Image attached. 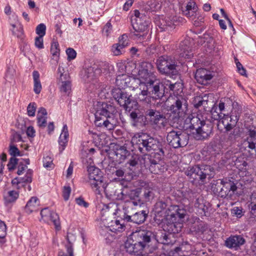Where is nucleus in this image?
I'll use <instances>...</instances> for the list:
<instances>
[{
	"label": "nucleus",
	"instance_id": "nucleus-52",
	"mask_svg": "<svg viewBox=\"0 0 256 256\" xmlns=\"http://www.w3.org/2000/svg\"><path fill=\"white\" fill-rule=\"evenodd\" d=\"M141 67L142 70H144L148 72H152L154 68L153 65L150 62H142Z\"/></svg>",
	"mask_w": 256,
	"mask_h": 256
},
{
	"label": "nucleus",
	"instance_id": "nucleus-18",
	"mask_svg": "<svg viewBox=\"0 0 256 256\" xmlns=\"http://www.w3.org/2000/svg\"><path fill=\"white\" fill-rule=\"evenodd\" d=\"M148 212L144 210L136 212L132 215H128L124 213V220L128 222H132L139 224L144 222L148 217Z\"/></svg>",
	"mask_w": 256,
	"mask_h": 256
},
{
	"label": "nucleus",
	"instance_id": "nucleus-7",
	"mask_svg": "<svg viewBox=\"0 0 256 256\" xmlns=\"http://www.w3.org/2000/svg\"><path fill=\"white\" fill-rule=\"evenodd\" d=\"M156 66L159 72L170 76H175L178 74L177 70V62L170 56H162L156 60Z\"/></svg>",
	"mask_w": 256,
	"mask_h": 256
},
{
	"label": "nucleus",
	"instance_id": "nucleus-64",
	"mask_svg": "<svg viewBox=\"0 0 256 256\" xmlns=\"http://www.w3.org/2000/svg\"><path fill=\"white\" fill-rule=\"evenodd\" d=\"M112 26L110 22H107L106 24L104 26L102 30V32L106 36H108L110 32V31L112 30Z\"/></svg>",
	"mask_w": 256,
	"mask_h": 256
},
{
	"label": "nucleus",
	"instance_id": "nucleus-39",
	"mask_svg": "<svg viewBox=\"0 0 256 256\" xmlns=\"http://www.w3.org/2000/svg\"><path fill=\"white\" fill-rule=\"evenodd\" d=\"M130 116L134 123L138 124L139 122L141 125L146 124V118L143 114H138L136 111H133L130 113Z\"/></svg>",
	"mask_w": 256,
	"mask_h": 256
},
{
	"label": "nucleus",
	"instance_id": "nucleus-26",
	"mask_svg": "<svg viewBox=\"0 0 256 256\" xmlns=\"http://www.w3.org/2000/svg\"><path fill=\"white\" fill-rule=\"evenodd\" d=\"M102 64H94L92 66L86 68L85 72L87 77L92 80L100 76L102 73Z\"/></svg>",
	"mask_w": 256,
	"mask_h": 256
},
{
	"label": "nucleus",
	"instance_id": "nucleus-45",
	"mask_svg": "<svg viewBox=\"0 0 256 256\" xmlns=\"http://www.w3.org/2000/svg\"><path fill=\"white\" fill-rule=\"evenodd\" d=\"M154 194L152 188L145 187L144 188V197L145 198L146 201H149L152 199L154 197Z\"/></svg>",
	"mask_w": 256,
	"mask_h": 256
},
{
	"label": "nucleus",
	"instance_id": "nucleus-51",
	"mask_svg": "<svg viewBox=\"0 0 256 256\" xmlns=\"http://www.w3.org/2000/svg\"><path fill=\"white\" fill-rule=\"evenodd\" d=\"M182 254L181 248L178 246L168 252V256H181Z\"/></svg>",
	"mask_w": 256,
	"mask_h": 256
},
{
	"label": "nucleus",
	"instance_id": "nucleus-6",
	"mask_svg": "<svg viewBox=\"0 0 256 256\" xmlns=\"http://www.w3.org/2000/svg\"><path fill=\"white\" fill-rule=\"evenodd\" d=\"M113 98L118 104L126 110L130 112L132 109L136 110L138 107L136 100L126 92L120 88H114L112 91Z\"/></svg>",
	"mask_w": 256,
	"mask_h": 256
},
{
	"label": "nucleus",
	"instance_id": "nucleus-14",
	"mask_svg": "<svg viewBox=\"0 0 256 256\" xmlns=\"http://www.w3.org/2000/svg\"><path fill=\"white\" fill-rule=\"evenodd\" d=\"M144 86L148 88L149 94L153 98L160 99L164 96V90L162 88L163 86L156 77Z\"/></svg>",
	"mask_w": 256,
	"mask_h": 256
},
{
	"label": "nucleus",
	"instance_id": "nucleus-5",
	"mask_svg": "<svg viewBox=\"0 0 256 256\" xmlns=\"http://www.w3.org/2000/svg\"><path fill=\"white\" fill-rule=\"evenodd\" d=\"M164 156L156 154H145L141 158L140 164L141 168L148 170L150 172L154 174H160L166 170L162 158Z\"/></svg>",
	"mask_w": 256,
	"mask_h": 256
},
{
	"label": "nucleus",
	"instance_id": "nucleus-3",
	"mask_svg": "<svg viewBox=\"0 0 256 256\" xmlns=\"http://www.w3.org/2000/svg\"><path fill=\"white\" fill-rule=\"evenodd\" d=\"M118 112L111 104L102 102L97 108L95 114V124L98 126H104L108 130H113L118 126V121L116 117Z\"/></svg>",
	"mask_w": 256,
	"mask_h": 256
},
{
	"label": "nucleus",
	"instance_id": "nucleus-40",
	"mask_svg": "<svg viewBox=\"0 0 256 256\" xmlns=\"http://www.w3.org/2000/svg\"><path fill=\"white\" fill-rule=\"evenodd\" d=\"M19 194L16 190H10L4 196V202L8 204L14 202L18 198Z\"/></svg>",
	"mask_w": 256,
	"mask_h": 256
},
{
	"label": "nucleus",
	"instance_id": "nucleus-56",
	"mask_svg": "<svg viewBox=\"0 0 256 256\" xmlns=\"http://www.w3.org/2000/svg\"><path fill=\"white\" fill-rule=\"evenodd\" d=\"M204 98H208V97L206 96H204L203 98H200V96L195 98L194 100V107L198 108L200 106H202Z\"/></svg>",
	"mask_w": 256,
	"mask_h": 256
},
{
	"label": "nucleus",
	"instance_id": "nucleus-62",
	"mask_svg": "<svg viewBox=\"0 0 256 256\" xmlns=\"http://www.w3.org/2000/svg\"><path fill=\"white\" fill-rule=\"evenodd\" d=\"M43 164L45 168H51L52 165V160L50 157L46 156L44 158Z\"/></svg>",
	"mask_w": 256,
	"mask_h": 256
},
{
	"label": "nucleus",
	"instance_id": "nucleus-48",
	"mask_svg": "<svg viewBox=\"0 0 256 256\" xmlns=\"http://www.w3.org/2000/svg\"><path fill=\"white\" fill-rule=\"evenodd\" d=\"M36 108V104L34 102L30 103L27 107V113L30 116H34Z\"/></svg>",
	"mask_w": 256,
	"mask_h": 256
},
{
	"label": "nucleus",
	"instance_id": "nucleus-53",
	"mask_svg": "<svg viewBox=\"0 0 256 256\" xmlns=\"http://www.w3.org/2000/svg\"><path fill=\"white\" fill-rule=\"evenodd\" d=\"M32 170L30 169L28 170L24 177L21 179L22 182H32Z\"/></svg>",
	"mask_w": 256,
	"mask_h": 256
},
{
	"label": "nucleus",
	"instance_id": "nucleus-28",
	"mask_svg": "<svg viewBox=\"0 0 256 256\" xmlns=\"http://www.w3.org/2000/svg\"><path fill=\"white\" fill-rule=\"evenodd\" d=\"M138 155H132L126 164V166L129 170L128 172V174H132L136 172L138 168L139 163L141 158Z\"/></svg>",
	"mask_w": 256,
	"mask_h": 256
},
{
	"label": "nucleus",
	"instance_id": "nucleus-50",
	"mask_svg": "<svg viewBox=\"0 0 256 256\" xmlns=\"http://www.w3.org/2000/svg\"><path fill=\"white\" fill-rule=\"evenodd\" d=\"M36 30L38 36H44L46 34V26L44 24H40L36 26Z\"/></svg>",
	"mask_w": 256,
	"mask_h": 256
},
{
	"label": "nucleus",
	"instance_id": "nucleus-23",
	"mask_svg": "<svg viewBox=\"0 0 256 256\" xmlns=\"http://www.w3.org/2000/svg\"><path fill=\"white\" fill-rule=\"evenodd\" d=\"M244 238L241 236H231L226 240V246L230 248H234L236 250L245 242Z\"/></svg>",
	"mask_w": 256,
	"mask_h": 256
},
{
	"label": "nucleus",
	"instance_id": "nucleus-17",
	"mask_svg": "<svg viewBox=\"0 0 256 256\" xmlns=\"http://www.w3.org/2000/svg\"><path fill=\"white\" fill-rule=\"evenodd\" d=\"M111 154L116 160L121 163L130 155V152L127 150L126 147L116 144L111 152Z\"/></svg>",
	"mask_w": 256,
	"mask_h": 256
},
{
	"label": "nucleus",
	"instance_id": "nucleus-59",
	"mask_svg": "<svg viewBox=\"0 0 256 256\" xmlns=\"http://www.w3.org/2000/svg\"><path fill=\"white\" fill-rule=\"evenodd\" d=\"M71 192V188L69 186H64L62 190V196L65 200H68L69 198Z\"/></svg>",
	"mask_w": 256,
	"mask_h": 256
},
{
	"label": "nucleus",
	"instance_id": "nucleus-2",
	"mask_svg": "<svg viewBox=\"0 0 256 256\" xmlns=\"http://www.w3.org/2000/svg\"><path fill=\"white\" fill-rule=\"evenodd\" d=\"M206 118L200 113L192 114L188 116L184 120L186 128L195 130L194 138L197 140L208 138L212 134L213 126L210 122H206Z\"/></svg>",
	"mask_w": 256,
	"mask_h": 256
},
{
	"label": "nucleus",
	"instance_id": "nucleus-22",
	"mask_svg": "<svg viewBox=\"0 0 256 256\" xmlns=\"http://www.w3.org/2000/svg\"><path fill=\"white\" fill-rule=\"evenodd\" d=\"M194 78L197 82L201 84H206L208 81L211 80L212 76L210 72L205 68L198 69L196 72Z\"/></svg>",
	"mask_w": 256,
	"mask_h": 256
},
{
	"label": "nucleus",
	"instance_id": "nucleus-20",
	"mask_svg": "<svg viewBox=\"0 0 256 256\" xmlns=\"http://www.w3.org/2000/svg\"><path fill=\"white\" fill-rule=\"evenodd\" d=\"M238 120L239 116L236 113L232 112L230 116L224 114L222 118V123L226 131L228 132L232 130L236 126Z\"/></svg>",
	"mask_w": 256,
	"mask_h": 256
},
{
	"label": "nucleus",
	"instance_id": "nucleus-41",
	"mask_svg": "<svg viewBox=\"0 0 256 256\" xmlns=\"http://www.w3.org/2000/svg\"><path fill=\"white\" fill-rule=\"evenodd\" d=\"M240 136V130L239 129L235 128L232 132L229 134L227 138V142L231 145L236 141L237 139Z\"/></svg>",
	"mask_w": 256,
	"mask_h": 256
},
{
	"label": "nucleus",
	"instance_id": "nucleus-31",
	"mask_svg": "<svg viewBox=\"0 0 256 256\" xmlns=\"http://www.w3.org/2000/svg\"><path fill=\"white\" fill-rule=\"evenodd\" d=\"M183 14L188 18H192L195 14L197 7L196 6L195 2L192 0H190L186 6L184 5L182 7Z\"/></svg>",
	"mask_w": 256,
	"mask_h": 256
},
{
	"label": "nucleus",
	"instance_id": "nucleus-60",
	"mask_svg": "<svg viewBox=\"0 0 256 256\" xmlns=\"http://www.w3.org/2000/svg\"><path fill=\"white\" fill-rule=\"evenodd\" d=\"M6 160V154L4 153H2L0 156V177L2 176V172L4 168V164H3L4 162Z\"/></svg>",
	"mask_w": 256,
	"mask_h": 256
},
{
	"label": "nucleus",
	"instance_id": "nucleus-36",
	"mask_svg": "<svg viewBox=\"0 0 256 256\" xmlns=\"http://www.w3.org/2000/svg\"><path fill=\"white\" fill-rule=\"evenodd\" d=\"M39 206V201L36 197H32L28 201L25 206V210L26 212L30 214L31 212L38 210Z\"/></svg>",
	"mask_w": 256,
	"mask_h": 256
},
{
	"label": "nucleus",
	"instance_id": "nucleus-11",
	"mask_svg": "<svg viewBox=\"0 0 256 256\" xmlns=\"http://www.w3.org/2000/svg\"><path fill=\"white\" fill-rule=\"evenodd\" d=\"M188 104L184 97L176 98L174 102L170 106V110L179 118L184 119L188 114Z\"/></svg>",
	"mask_w": 256,
	"mask_h": 256
},
{
	"label": "nucleus",
	"instance_id": "nucleus-54",
	"mask_svg": "<svg viewBox=\"0 0 256 256\" xmlns=\"http://www.w3.org/2000/svg\"><path fill=\"white\" fill-rule=\"evenodd\" d=\"M6 226L4 222L0 220V238H4L6 235Z\"/></svg>",
	"mask_w": 256,
	"mask_h": 256
},
{
	"label": "nucleus",
	"instance_id": "nucleus-58",
	"mask_svg": "<svg viewBox=\"0 0 256 256\" xmlns=\"http://www.w3.org/2000/svg\"><path fill=\"white\" fill-rule=\"evenodd\" d=\"M12 26L14 28L12 30V33L14 35L16 36L18 38H22L23 36V30L21 27H20L18 28L15 30V25L12 24Z\"/></svg>",
	"mask_w": 256,
	"mask_h": 256
},
{
	"label": "nucleus",
	"instance_id": "nucleus-13",
	"mask_svg": "<svg viewBox=\"0 0 256 256\" xmlns=\"http://www.w3.org/2000/svg\"><path fill=\"white\" fill-rule=\"evenodd\" d=\"M146 115L150 118V122L155 128H162L166 126L167 120L166 116L159 111L148 110Z\"/></svg>",
	"mask_w": 256,
	"mask_h": 256
},
{
	"label": "nucleus",
	"instance_id": "nucleus-8",
	"mask_svg": "<svg viewBox=\"0 0 256 256\" xmlns=\"http://www.w3.org/2000/svg\"><path fill=\"white\" fill-rule=\"evenodd\" d=\"M114 195L118 200H122L128 204L134 206H141L142 202L140 198V191L138 189L127 190H116Z\"/></svg>",
	"mask_w": 256,
	"mask_h": 256
},
{
	"label": "nucleus",
	"instance_id": "nucleus-38",
	"mask_svg": "<svg viewBox=\"0 0 256 256\" xmlns=\"http://www.w3.org/2000/svg\"><path fill=\"white\" fill-rule=\"evenodd\" d=\"M68 130L66 124H64L63 126L62 132L60 135L59 138V144L62 148L61 152L64 149L66 144L68 142Z\"/></svg>",
	"mask_w": 256,
	"mask_h": 256
},
{
	"label": "nucleus",
	"instance_id": "nucleus-42",
	"mask_svg": "<svg viewBox=\"0 0 256 256\" xmlns=\"http://www.w3.org/2000/svg\"><path fill=\"white\" fill-rule=\"evenodd\" d=\"M217 110V107L214 105L210 108V111L211 114L212 120H219V122H222V115Z\"/></svg>",
	"mask_w": 256,
	"mask_h": 256
},
{
	"label": "nucleus",
	"instance_id": "nucleus-46",
	"mask_svg": "<svg viewBox=\"0 0 256 256\" xmlns=\"http://www.w3.org/2000/svg\"><path fill=\"white\" fill-rule=\"evenodd\" d=\"M174 210L176 213L174 214L180 218H184L186 214V211L183 208H180V206H175L174 207Z\"/></svg>",
	"mask_w": 256,
	"mask_h": 256
},
{
	"label": "nucleus",
	"instance_id": "nucleus-1",
	"mask_svg": "<svg viewBox=\"0 0 256 256\" xmlns=\"http://www.w3.org/2000/svg\"><path fill=\"white\" fill-rule=\"evenodd\" d=\"M95 152L94 148H88L84 146L81 154L82 155V162L86 168L88 182L92 188L97 194L106 191V184L103 180L102 172L94 164L92 154Z\"/></svg>",
	"mask_w": 256,
	"mask_h": 256
},
{
	"label": "nucleus",
	"instance_id": "nucleus-29",
	"mask_svg": "<svg viewBox=\"0 0 256 256\" xmlns=\"http://www.w3.org/2000/svg\"><path fill=\"white\" fill-rule=\"evenodd\" d=\"M108 228V231H111L116 233L121 232L125 230L126 226L124 223H121L119 220H114L110 222L104 221Z\"/></svg>",
	"mask_w": 256,
	"mask_h": 256
},
{
	"label": "nucleus",
	"instance_id": "nucleus-25",
	"mask_svg": "<svg viewBox=\"0 0 256 256\" xmlns=\"http://www.w3.org/2000/svg\"><path fill=\"white\" fill-rule=\"evenodd\" d=\"M200 167L198 165H194L188 166L184 173L190 179L193 180H200L202 181V175Z\"/></svg>",
	"mask_w": 256,
	"mask_h": 256
},
{
	"label": "nucleus",
	"instance_id": "nucleus-19",
	"mask_svg": "<svg viewBox=\"0 0 256 256\" xmlns=\"http://www.w3.org/2000/svg\"><path fill=\"white\" fill-rule=\"evenodd\" d=\"M133 28L134 30V38L140 41L143 40L147 35L148 26L142 22H138L136 20V23L133 24Z\"/></svg>",
	"mask_w": 256,
	"mask_h": 256
},
{
	"label": "nucleus",
	"instance_id": "nucleus-32",
	"mask_svg": "<svg viewBox=\"0 0 256 256\" xmlns=\"http://www.w3.org/2000/svg\"><path fill=\"white\" fill-rule=\"evenodd\" d=\"M156 76L152 72H148L144 70H140L138 72V81L140 84H146L148 82H152Z\"/></svg>",
	"mask_w": 256,
	"mask_h": 256
},
{
	"label": "nucleus",
	"instance_id": "nucleus-44",
	"mask_svg": "<svg viewBox=\"0 0 256 256\" xmlns=\"http://www.w3.org/2000/svg\"><path fill=\"white\" fill-rule=\"evenodd\" d=\"M256 139H253L252 138H247L244 141L243 145L244 146L245 148H246L254 150L256 148Z\"/></svg>",
	"mask_w": 256,
	"mask_h": 256
},
{
	"label": "nucleus",
	"instance_id": "nucleus-34",
	"mask_svg": "<svg viewBox=\"0 0 256 256\" xmlns=\"http://www.w3.org/2000/svg\"><path fill=\"white\" fill-rule=\"evenodd\" d=\"M47 119V112L44 108H39L37 114V123L38 126L40 128H44L46 126Z\"/></svg>",
	"mask_w": 256,
	"mask_h": 256
},
{
	"label": "nucleus",
	"instance_id": "nucleus-37",
	"mask_svg": "<svg viewBox=\"0 0 256 256\" xmlns=\"http://www.w3.org/2000/svg\"><path fill=\"white\" fill-rule=\"evenodd\" d=\"M34 80V92L36 94H39L42 91V86L40 80V74L38 71L34 70L32 72Z\"/></svg>",
	"mask_w": 256,
	"mask_h": 256
},
{
	"label": "nucleus",
	"instance_id": "nucleus-24",
	"mask_svg": "<svg viewBox=\"0 0 256 256\" xmlns=\"http://www.w3.org/2000/svg\"><path fill=\"white\" fill-rule=\"evenodd\" d=\"M124 248L130 254H138L142 250L134 238L128 239L124 242Z\"/></svg>",
	"mask_w": 256,
	"mask_h": 256
},
{
	"label": "nucleus",
	"instance_id": "nucleus-9",
	"mask_svg": "<svg viewBox=\"0 0 256 256\" xmlns=\"http://www.w3.org/2000/svg\"><path fill=\"white\" fill-rule=\"evenodd\" d=\"M166 140L170 146L174 148L186 146L188 142L189 135L182 130H172L168 132Z\"/></svg>",
	"mask_w": 256,
	"mask_h": 256
},
{
	"label": "nucleus",
	"instance_id": "nucleus-15",
	"mask_svg": "<svg viewBox=\"0 0 256 256\" xmlns=\"http://www.w3.org/2000/svg\"><path fill=\"white\" fill-rule=\"evenodd\" d=\"M222 185L220 190L219 192L222 198H231L237 190V186L234 181L227 178L220 180Z\"/></svg>",
	"mask_w": 256,
	"mask_h": 256
},
{
	"label": "nucleus",
	"instance_id": "nucleus-63",
	"mask_svg": "<svg viewBox=\"0 0 256 256\" xmlns=\"http://www.w3.org/2000/svg\"><path fill=\"white\" fill-rule=\"evenodd\" d=\"M10 154L14 156L20 155V152L18 149L14 146H10Z\"/></svg>",
	"mask_w": 256,
	"mask_h": 256
},
{
	"label": "nucleus",
	"instance_id": "nucleus-35",
	"mask_svg": "<svg viewBox=\"0 0 256 256\" xmlns=\"http://www.w3.org/2000/svg\"><path fill=\"white\" fill-rule=\"evenodd\" d=\"M73 237L72 234H68L66 237L67 244L65 245L66 252L62 251L60 252L58 256H73V249L72 248V242H71Z\"/></svg>",
	"mask_w": 256,
	"mask_h": 256
},
{
	"label": "nucleus",
	"instance_id": "nucleus-27",
	"mask_svg": "<svg viewBox=\"0 0 256 256\" xmlns=\"http://www.w3.org/2000/svg\"><path fill=\"white\" fill-rule=\"evenodd\" d=\"M109 211L110 210L108 207H106V208H103L102 210L101 220L102 222V224L104 225V228H102V229L100 230V233L104 236H106V232H108V229L107 224L104 223V221L110 222V220H113L112 219L111 216V215L112 214V212H110Z\"/></svg>",
	"mask_w": 256,
	"mask_h": 256
},
{
	"label": "nucleus",
	"instance_id": "nucleus-16",
	"mask_svg": "<svg viewBox=\"0 0 256 256\" xmlns=\"http://www.w3.org/2000/svg\"><path fill=\"white\" fill-rule=\"evenodd\" d=\"M40 215L44 222H52L56 230H59L60 229L59 216L56 213L50 211L46 208L41 210Z\"/></svg>",
	"mask_w": 256,
	"mask_h": 256
},
{
	"label": "nucleus",
	"instance_id": "nucleus-61",
	"mask_svg": "<svg viewBox=\"0 0 256 256\" xmlns=\"http://www.w3.org/2000/svg\"><path fill=\"white\" fill-rule=\"evenodd\" d=\"M35 46L38 48H44L43 36H38L36 38Z\"/></svg>",
	"mask_w": 256,
	"mask_h": 256
},
{
	"label": "nucleus",
	"instance_id": "nucleus-33",
	"mask_svg": "<svg viewBox=\"0 0 256 256\" xmlns=\"http://www.w3.org/2000/svg\"><path fill=\"white\" fill-rule=\"evenodd\" d=\"M200 167V172H202V182H204L206 178L210 179L214 176V169L210 166L202 165Z\"/></svg>",
	"mask_w": 256,
	"mask_h": 256
},
{
	"label": "nucleus",
	"instance_id": "nucleus-47",
	"mask_svg": "<svg viewBox=\"0 0 256 256\" xmlns=\"http://www.w3.org/2000/svg\"><path fill=\"white\" fill-rule=\"evenodd\" d=\"M117 44H118L121 46L122 48H125L129 44L128 36L126 34H124L121 36L119 38L118 42Z\"/></svg>",
	"mask_w": 256,
	"mask_h": 256
},
{
	"label": "nucleus",
	"instance_id": "nucleus-57",
	"mask_svg": "<svg viewBox=\"0 0 256 256\" xmlns=\"http://www.w3.org/2000/svg\"><path fill=\"white\" fill-rule=\"evenodd\" d=\"M66 53L68 56V60L69 61L74 60L76 56V52L72 48H68Z\"/></svg>",
	"mask_w": 256,
	"mask_h": 256
},
{
	"label": "nucleus",
	"instance_id": "nucleus-55",
	"mask_svg": "<svg viewBox=\"0 0 256 256\" xmlns=\"http://www.w3.org/2000/svg\"><path fill=\"white\" fill-rule=\"evenodd\" d=\"M18 160L14 158H10L8 164V168L9 171H12L16 168V166L18 164Z\"/></svg>",
	"mask_w": 256,
	"mask_h": 256
},
{
	"label": "nucleus",
	"instance_id": "nucleus-10",
	"mask_svg": "<svg viewBox=\"0 0 256 256\" xmlns=\"http://www.w3.org/2000/svg\"><path fill=\"white\" fill-rule=\"evenodd\" d=\"M132 237L143 250L153 240L158 242L156 233L152 230H140L133 232Z\"/></svg>",
	"mask_w": 256,
	"mask_h": 256
},
{
	"label": "nucleus",
	"instance_id": "nucleus-4",
	"mask_svg": "<svg viewBox=\"0 0 256 256\" xmlns=\"http://www.w3.org/2000/svg\"><path fill=\"white\" fill-rule=\"evenodd\" d=\"M132 143L142 154L153 152L152 154L164 156V148L162 143L146 133L135 134L132 138Z\"/></svg>",
	"mask_w": 256,
	"mask_h": 256
},
{
	"label": "nucleus",
	"instance_id": "nucleus-43",
	"mask_svg": "<svg viewBox=\"0 0 256 256\" xmlns=\"http://www.w3.org/2000/svg\"><path fill=\"white\" fill-rule=\"evenodd\" d=\"M111 50L113 54L116 56L122 54L125 52L124 48H122L121 46L118 44L112 45Z\"/></svg>",
	"mask_w": 256,
	"mask_h": 256
},
{
	"label": "nucleus",
	"instance_id": "nucleus-12",
	"mask_svg": "<svg viewBox=\"0 0 256 256\" xmlns=\"http://www.w3.org/2000/svg\"><path fill=\"white\" fill-rule=\"evenodd\" d=\"M58 83L60 86V90L65 94H68L71 89L70 82L68 73L64 68L59 65L57 72Z\"/></svg>",
	"mask_w": 256,
	"mask_h": 256
},
{
	"label": "nucleus",
	"instance_id": "nucleus-49",
	"mask_svg": "<svg viewBox=\"0 0 256 256\" xmlns=\"http://www.w3.org/2000/svg\"><path fill=\"white\" fill-rule=\"evenodd\" d=\"M58 42H53L51 45L50 52L53 56H58L60 54V49Z\"/></svg>",
	"mask_w": 256,
	"mask_h": 256
},
{
	"label": "nucleus",
	"instance_id": "nucleus-30",
	"mask_svg": "<svg viewBox=\"0 0 256 256\" xmlns=\"http://www.w3.org/2000/svg\"><path fill=\"white\" fill-rule=\"evenodd\" d=\"M134 78L129 76L127 74L118 75L116 76V84L119 87L118 88H126L127 87H130V83Z\"/></svg>",
	"mask_w": 256,
	"mask_h": 256
},
{
	"label": "nucleus",
	"instance_id": "nucleus-21",
	"mask_svg": "<svg viewBox=\"0 0 256 256\" xmlns=\"http://www.w3.org/2000/svg\"><path fill=\"white\" fill-rule=\"evenodd\" d=\"M178 52L180 56L186 59H190L193 56V53L190 46L188 40H184L180 42Z\"/></svg>",
	"mask_w": 256,
	"mask_h": 256
}]
</instances>
